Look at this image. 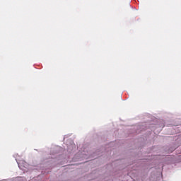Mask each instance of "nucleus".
<instances>
[{
	"mask_svg": "<svg viewBox=\"0 0 181 181\" xmlns=\"http://www.w3.org/2000/svg\"><path fill=\"white\" fill-rule=\"evenodd\" d=\"M116 9L117 11H118V6H116Z\"/></svg>",
	"mask_w": 181,
	"mask_h": 181,
	"instance_id": "nucleus-1",
	"label": "nucleus"
}]
</instances>
